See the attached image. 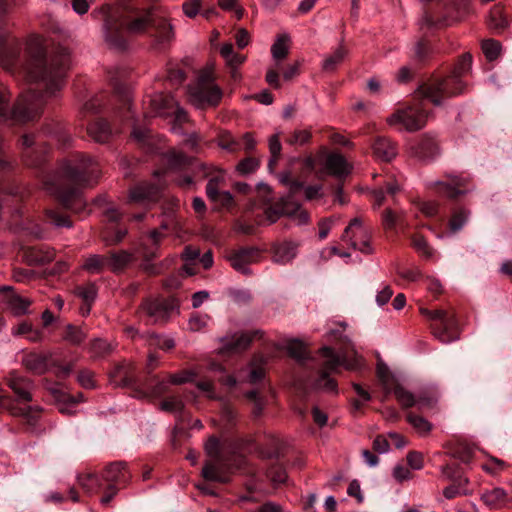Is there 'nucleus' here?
Here are the masks:
<instances>
[{"mask_svg": "<svg viewBox=\"0 0 512 512\" xmlns=\"http://www.w3.org/2000/svg\"><path fill=\"white\" fill-rule=\"evenodd\" d=\"M98 163L83 154H77L65 160L57 173L46 180L45 189L55 195L62 205L80 214L84 211L86 203L79 193V187L91 185L99 178Z\"/></svg>", "mask_w": 512, "mask_h": 512, "instance_id": "obj_1", "label": "nucleus"}, {"mask_svg": "<svg viewBox=\"0 0 512 512\" xmlns=\"http://www.w3.org/2000/svg\"><path fill=\"white\" fill-rule=\"evenodd\" d=\"M69 64L70 56L66 48H60L47 56L44 39L32 35L27 40L26 58L19 69V74L29 82H43L46 93L54 95L65 84Z\"/></svg>", "mask_w": 512, "mask_h": 512, "instance_id": "obj_2", "label": "nucleus"}, {"mask_svg": "<svg viewBox=\"0 0 512 512\" xmlns=\"http://www.w3.org/2000/svg\"><path fill=\"white\" fill-rule=\"evenodd\" d=\"M102 11L105 15L106 41L115 47H122L121 33L124 29L131 34L142 33L150 26L153 19L152 6H140L133 2L117 7L106 6Z\"/></svg>", "mask_w": 512, "mask_h": 512, "instance_id": "obj_3", "label": "nucleus"}, {"mask_svg": "<svg viewBox=\"0 0 512 512\" xmlns=\"http://www.w3.org/2000/svg\"><path fill=\"white\" fill-rule=\"evenodd\" d=\"M471 64V55L464 54L449 77L432 80L420 85L415 91V99L428 100L435 106H439L446 98L461 94L465 89V83L461 77L468 73Z\"/></svg>", "mask_w": 512, "mask_h": 512, "instance_id": "obj_4", "label": "nucleus"}, {"mask_svg": "<svg viewBox=\"0 0 512 512\" xmlns=\"http://www.w3.org/2000/svg\"><path fill=\"white\" fill-rule=\"evenodd\" d=\"M9 100L10 92L4 86H0V122L29 121L39 113L42 105L41 95L34 92L22 95L13 107L10 106Z\"/></svg>", "mask_w": 512, "mask_h": 512, "instance_id": "obj_5", "label": "nucleus"}, {"mask_svg": "<svg viewBox=\"0 0 512 512\" xmlns=\"http://www.w3.org/2000/svg\"><path fill=\"white\" fill-rule=\"evenodd\" d=\"M320 354L324 362L323 371L313 384L316 390L337 392V384L335 380L329 377V373L337 371L339 366H344L348 370H358L363 367V359L358 355L353 359H348L345 354L338 355L329 347L321 348Z\"/></svg>", "mask_w": 512, "mask_h": 512, "instance_id": "obj_6", "label": "nucleus"}, {"mask_svg": "<svg viewBox=\"0 0 512 512\" xmlns=\"http://www.w3.org/2000/svg\"><path fill=\"white\" fill-rule=\"evenodd\" d=\"M188 100L196 108L217 106L223 96L222 89L216 84L211 70L200 72L196 81L187 88Z\"/></svg>", "mask_w": 512, "mask_h": 512, "instance_id": "obj_7", "label": "nucleus"}, {"mask_svg": "<svg viewBox=\"0 0 512 512\" xmlns=\"http://www.w3.org/2000/svg\"><path fill=\"white\" fill-rule=\"evenodd\" d=\"M173 208L167 212L166 219L162 221L159 229L151 230L141 242V255L143 257L142 268L145 272L156 275L161 272V267L151 263V261L158 256V248L166 236L165 231L170 230L172 227L176 228V222L173 215Z\"/></svg>", "mask_w": 512, "mask_h": 512, "instance_id": "obj_8", "label": "nucleus"}, {"mask_svg": "<svg viewBox=\"0 0 512 512\" xmlns=\"http://www.w3.org/2000/svg\"><path fill=\"white\" fill-rule=\"evenodd\" d=\"M429 113L422 104L409 106L392 114L387 122L389 125H401L403 129L413 132L423 128L428 120Z\"/></svg>", "mask_w": 512, "mask_h": 512, "instance_id": "obj_9", "label": "nucleus"}, {"mask_svg": "<svg viewBox=\"0 0 512 512\" xmlns=\"http://www.w3.org/2000/svg\"><path fill=\"white\" fill-rule=\"evenodd\" d=\"M177 302L174 298H148L140 311L146 315L150 323L158 324L166 322L177 310Z\"/></svg>", "mask_w": 512, "mask_h": 512, "instance_id": "obj_10", "label": "nucleus"}, {"mask_svg": "<svg viewBox=\"0 0 512 512\" xmlns=\"http://www.w3.org/2000/svg\"><path fill=\"white\" fill-rule=\"evenodd\" d=\"M342 240L349 243L354 250H358L365 254H370L372 252L369 231L364 227L359 218L351 220L344 230Z\"/></svg>", "mask_w": 512, "mask_h": 512, "instance_id": "obj_11", "label": "nucleus"}, {"mask_svg": "<svg viewBox=\"0 0 512 512\" xmlns=\"http://www.w3.org/2000/svg\"><path fill=\"white\" fill-rule=\"evenodd\" d=\"M231 469L232 464L226 457L210 459L202 468V476L207 481L226 483Z\"/></svg>", "mask_w": 512, "mask_h": 512, "instance_id": "obj_12", "label": "nucleus"}, {"mask_svg": "<svg viewBox=\"0 0 512 512\" xmlns=\"http://www.w3.org/2000/svg\"><path fill=\"white\" fill-rule=\"evenodd\" d=\"M6 383L16 396V399H13L15 405H17L18 402L27 403L33 400L31 392L34 388V384L29 378L16 372H11L6 377Z\"/></svg>", "mask_w": 512, "mask_h": 512, "instance_id": "obj_13", "label": "nucleus"}, {"mask_svg": "<svg viewBox=\"0 0 512 512\" xmlns=\"http://www.w3.org/2000/svg\"><path fill=\"white\" fill-rule=\"evenodd\" d=\"M149 104L151 108V113L154 115L167 116L171 113V111L174 108H177V120L184 121L186 119L185 111L177 107L174 98L170 95L163 93H155L150 97Z\"/></svg>", "mask_w": 512, "mask_h": 512, "instance_id": "obj_14", "label": "nucleus"}, {"mask_svg": "<svg viewBox=\"0 0 512 512\" xmlns=\"http://www.w3.org/2000/svg\"><path fill=\"white\" fill-rule=\"evenodd\" d=\"M350 165L339 153H330L326 156L323 169L317 171V177L323 178L324 172L335 177H343L350 173Z\"/></svg>", "mask_w": 512, "mask_h": 512, "instance_id": "obj_15", "label": "nucleus"}, {"mask_svg": "<svg viewBox=\"0 0 512 512\" xmlns=\"http://www.w3.org/2000/svg\"><path fill=\"white\" fill-rule=\"evenodd\" d=\"M160 195V188L149 183H140L129 191V202L148 205L156 202Z\"/></svg>", "mask_w": 512, "mask_h": 512, "instance_id": "obj_16", "label": "nucleus"}, {"mask_svg": "<svg viewBox=\"0 0 512 512\" xmlns=\"http://www.w3.org/2000/svg\"><path fill=\"white\" fill-rule=\"evenodd\" d=\"M450 181H437L433 185L439 187V191L449 198H456L470 191L465 189L470 182L468 176L449 175Z\"/></svg>", "mask_w": 512, "mask_h": 512, "instance_id": "obj_17", "label": "nucleus"}, {"mask_svg": "<svg viewBox=\"0 0 512 512\" xmlns=\"http://www.w3.org/2000/svg\"><path fill=\"white\" fill-rule=\"evenodd\" d=\"M0 294H4V302L7 308L15 316H21L28 313L32 301L16 294L11 286L0 287Z\"/></svg>", "mask_w": 512, "mask_h": 512, "instance_id": "obj_18", "label": "nucleus"}, {"mask_svg": "<svg viewBox=\"0 0 512 512\" xmlns=\"http://www.w3.org/2000/svg\"><path fill=\"white\" fill-rule=\"evenodd\" d=\"M259 257V251L255 248H244L233 252L228 256L231 266L238 272L249 274V265L256 262Z\"/></svg>", "mask_w": 512, "mask_h": 512, "instance_id": "obj_19", "label": "nucleus"}, {"mask_svg": "<svg viewBox=\"0 0 512 512\" xmlns=\"http://www.w3.org/2000/svg\"><path fill=\"white\" fill-rule=\"evenodd\" d=\"M259 330L252 333H239L232 336H226L221 339L222 346L219 349L220 353H237L246 349L253 337L260 334Z\"/></svg>", "mask_w": 512, "mask_h": 512, "instance_id": "obj_20", "label": "nucleus"}, {"mask_svg": "<svg viewBox=\"0 0 512 512\" xmlns=\"http://www.w3.org/2000/svg\"><path fill=\"white\" fill-rule=\"evenodd\" d=\"M55 257V252L47 246L27 247L23 250L22 258L32 266L44 265L51 262Z\"/></svg>", "mask_w": 512, "mask_h": 512, "instance_id": "obj_21", "label": "nucleus"}, {"mask_svg": "<svg viewBox=\"0 0 512 512\" xmlns=\"http://www.w3.org/2000/svg\"><path fill=\"white\" fill-rule=\"evenodd\" d=\"M0 65L9 72H15V63L20 53V47L15 39L7 41L6 46L0 39Z\"/></svg>", "mask_w": 512, "mask_h": 512, "instance_id": "obj_22", "label": "nucleus"}, {"mask_svg": "<svg viewBox=\"0 0 512 512\" xmlns=\"http://www.w3.org/2000/svg\"><path fill=\"white\" fill-rule=\"evenodd\" d=\"M411 153L421 160H432L439 153L437 142L431 137H423L410 147Z\"/></svg>", "mask_w": 512, "mask_h": 512, "instance_id": "obj_23", "label": "nucleus"}, {"mask_svg": "<svg viewBox=\"0 0 512 512\" xmlns=\"http://www.w3.org/2000/svg\"><path fill=\"white\" fill-rule=\"evenodd\" d=\"M130 474L122 462H115L108 465L102 475V479L109 485H124L128 482Z\"/></svg>", "mask_w": 512, "mask_h": 512, "instance_id": "obj_24", "label": "nucleus"}, {"mask_svg": "<svg viewBox=\"0 0 512 512\" xmlns=\"http://www.w3.org/2000/svg\"><path fill=\"white\" fill-rule=\"evenodd\" d=\"M374 156L384 162H389L397 155L396 145L385 136H378L372 144Z\"/></svg>", "mask_w": 512, "mask_h": 512, "instance_id": "obj_25", "label": "nucleus"}, {"mask_svg": "<svg viewBox=\"0 0 512 512\" xmlns=\"http://www.w3.org/2000/svg\"><path fill=\"white\" fill-rule=\"evenodd\" d=\"M483 503L491 509H502L509 506L512 501V496L509 497L508 493L500 487L493 488L485 491L481 495Z\"/></svg>", "mask_w": 512, "mask_h": 512, "instance_id": "obj_26", "label": "nucleus"}, {"mask_svg": "<svg viewBox=\"0 0 512 512\" xmlns=\"http://www.w3.org/2000/svg\"><path fill=\"white\" fill-rule=\"evenodd\" d=\"M298 244L294 241H283L273 246L274 261L279 264L291 262L297 255Z\"/></svg>", "mask_w": 512, "mask_h": 512, "instance_id": "obj_27", "label": "nucleus"}, {"mask_svg": "<svg viewBox=\"0 0 512 512\" xmlns=\"http://www.w3.org/2000/svg\"><path fill=\"white\" fill-rule=\"evenodd\" d=\"M48 360L47 354L32 352L23 357L22 364L30 372L41 375L48 370Z\"/></svg>", "mask_w": 512, "mask_h": 512, "instance_id": "obj_28", "label": "nucleus"}, {"mask_svg": "<svg viewBox=\"0 0 512 512\" xmlns=\"http://www.w3.org/2000/svg\"><path fill=\"white\" fill-rule=\"evenodd\" d=\"M107 269L117 273L124 270L134 259V254L127 250L113 251L106 255Z\"/></svg>", "mask_w": 512, "mask_h": 512, "instance_id": "obj_29", "label": "nucleus"}, {"mask_svg": "<svg viewBox=\"0 0 512 512\" xmlns=\"http://www.w3.org/2000/svg\"><path fill=\"white\" fill-rule=\"evenodd\" d=\"M88 135L99 143H104L110 138L112 131L105 120L98 119L90 123L87 127Z\"/></svg>", "mask_w": 512, "mask_h": 512, "instance_id": "obj_30", "label": "nucleus"}, {"mask_svg": "<svg viewBox=\"0 0 512 512\" xmlns=\"http://www.w3.org/2000/svg\"><path fill=\"white\" fill-rule=\"evenodd\" d=\"M443 331L438 335L442 342H450L457 339L458 322L454 313L448 312L441 321Z\"/></svg>", "mask_w": 512, "mask_h": 512, "instance_id": "obj_31", "label": "nucleus"}, {"mask_svg": "<svg viewBox=\"0 0 512 512\" xmlns=\"http://www.w3.org/2000/svg\"><path fill=\"white\" fill-rule=\"evenodd\" d=\"M11 333L13 336H24L30 342H40L43 339V332L27 321L13 327Z\"/></svg>", "mask_w": 512, "mask_h": 512, "instance_id": "obj_32", "label": "nucleus"}, {"mask_svg": "<svg viewBox=\"0 0 512 512\" xmlns=\"http://www.w3.org/2000/svg\"><path fill=\"white\" fill-rule=\"evenodd\" d=\"M82 269L90 274H100L107 269L106 255L92 254L85 258Z\"/></svg>", "mask_w": 512, "mask_h": 512, "instance_id": "obj_33", "label": "nucleus"}, {"mask_svg": "<svg viewBox=\"0 0 512 512\" xmlns=\"http://www.w3.org/2000/svg\"><path fill=\"white\" fill-rule=\"evenodd\" d=\"M78 483L88 494L97 493L102 487L101 478L94 473H82L78 476Z\"/></svg>", "mask_w": 512, "mask_h": 512, "instance_id": "obj_34", "label": "nucleus"}, {"mask_svg": "<svg viewBox=\"0 0 512 512\" xmlns=\"http://www.w3.org/2000/svg\"><path fill=\"white\" fill-rule=\"evenodd\" d=\"M471 216V211L466 208H457L452 212L449 228L451 232L456 233L460 231L468 222Z\"/></svg>", "mask_w": 512, "mask_h": 512, "instance_id": "obj_35", "label": "nucleus"}, {"mask_svg": "<svg viewBox=\"0 0 512 512\" xmlns=\"http://www.w3.org/2000/svg\"><path fill=\"white\" fill-rule=\"evenodd\" d=\"M348 51L344 46H339L331 55L324 58L322 68L326 72H332L336 67L343 62L347 56Z\"/></svg>", "mask_w": 512, "mask_h": 512, "instance_id": "obj_36", "label": "nucleus"}, {"mask_svg": "<svg viewBox=\"0 0 512 512\" xmlns=\"http://www.w3.org/2000/svg\"><path fill=\"white\" fill-rule=\"evenodd\" d=\"M265 360L263 357H255L248 367V376L247 381L251 384H256L264 378L265 369H264Z\"/></svg>", "mask_w": 512, "mask_h": 512, "instance_id": "obj_37", "label": "nucleus"}, {"mask_svg": "<svg viewBox=\"0 0 512 512\" xmlns=\"http://www.w3.org/2000/svg\"><path fill=\"white\" fill-rule=\"evenodd\" d=\"M407 421L421 436H426L432 430V424L422 416L409 413L407 415Z\"/></svg>", "mask_w": 512, "mask_h": 512, "instance_id": "obj_38", "label": "nucleus"}, {"mask_svg": "<svg viewBox=\"0 0 512 512\" xmlns=\"http://www.w3.org/2000/svg\"><path fill=\"white\" fill-rule=\"evenodd\" d=\"M393 393L398 402L404 408L415 406L417 403V398L415 397V395L400 384H397L393 388Z\"/></svg>", "mask_w": 512, "mask_h": 512, "instance_id": "obj_39", "label": "nucleus"}, {"mask_svg": "<svg viewBox=\"0 0 512 512\" xmlns=\"http://www.w3.org/2000/svg\"><path fill=\"white\" fill-rule=\"evenodd\" d=\"M224 182V174L219 173L208 180L206 185V195L210 201H214L218 197L222 183Z\"/></svg>", "mask_w": 512, "mask_h": 512, "instance_id": "obj_40", "label": "nucleus"}, {"mask_svg": "<svg viewBox=\"0 0 512 512\" xmlns=\"http://www.w3.org/2000/svg\"><path fill=\"white\" fill-rule=\"evenodd\" d=\"M312 133L309 129H296L286 139V143L291 146H303L311 140Z\"/></svg>", "mask_w": 512, "mask_h": 512, "instance_id": "obj_41", "label": "nucleus"}, {"mask_svg": "<svg viewBox=\"0 0 512 512\" xmlns=\"http://www.w3.org/2000/svg\"><path fill=\"white\" fill-rule=\"evenodd\" d=\"M184 408V402L178 395H171L160 403V409L171 413H180Z\"/></svg>", "mask_w": 512, "mask_h": 512, "instance_id": "obj_42", "label": "nucleus"}, {"mask_svg": "<svg viewBox=\"0 0 512 512\" xmlns=\"http://www.w3.org/2000/svg\"><path fill=\"white\" fill-rule=\"evenodd\" d=\"M412 246L422 257L426 259L433 258L434 250L422 236L413 237Z\"/></svg>", "mask_w": 512, "mask_h": 512, "instance_id": "obj_43", "label": "nucleus"}, {"mask_svg": "<svg viewBox=\"0 0 512 512\" xmlns=\"http://www.w3.org/2000/svg\"><path fill=\"white\" fill-rule=\"evenodd\" d=\"M289 38L286 35L279 36L275 43L271 47V53L274 59L282 60L288 54V42Z\"/></svg>", "mask_w": 512, "mask_h": 512, "instance_id": "obj_44", "label": "nucleus"}, {"mask_svg": "<svg viewBox=\"0 0 512 512\" xmlns=\"http://www.w3.org/2000/svg\"><path fill=\"white\" fill-rule=\"evenodd\" d=\"M64 339L72 345H79L86 339V333L79 327L67 325Z\"/></svg>", "mask_w": 512, "mask_h": 512, "instance_id": "obj_45", "label": "nucleus"}, {"mask_svg": "<svg viewBox=\"0 0 512 512\" xmlns=\"http://www.w3.org/2000/svg\"><path fill=\"white\" fill-rule=\"evenodd\" d=\"M482 50L487 60L493 61L500 55L501 44L496 40L488 39L483 41Z\"/></svg>", "mask_w": 512, "mask_h": 512, "instance_id": "obj_46", "label": "nucleus"}, {"mask_svg": "<svg viewBox=\"0 0 512 512\" xmlns=\"http://www.w3.org/2000/svg\"><path fill=\"white\" fill-rule=\"evenodd\" d=\"M489 25L491 26V28L499 30V31L503 30L504 28L507 27L508 21L503 16L502 10L500 8L494 7L491 10L490 16H489Z\"/></svg>", "mask_w": 512, "mask_h": 512, "instance_id": "obj_47", "label": "nucleus"}, {"mask_svg": "<svg viewBox=\"0 0 512 512\" xmlns=\"http://www.w3.org/2000/svg\"><path fill=\"white\" fill-rule=\"evenodd\" d=\"M205 452L210 457V459L225 457L220 441L214 436L207 440L205 444Z\"/></svg>", "mask_w": 512, "mask_h": 512, "instance_id": "obj_48", "label": "nucleus"}, {"mask_svg": "<svg viewBox=\"0 0 512 512\" xmlns=\"http://www.w3.org/2000/svg\"><path fill=\"white\" fill-rule=\"evenodd\" d=\"M260 165V161L254 157H247L239 162L236 170L241 175H247L255 172Z\"/></svg>", "mask_w": 512, "mask_h": 512, "instance_id": "obj_49", "label": "nucleus"}, {"mask_svg": "<svg viewBox=\"0 0 512 512\" xmlns=\"http://www.w3.org/2000/svg\"><path fill=\"white\" fill-rule=\"evenodd\" d=\"M288 353L297 360H303L307 354L305 345L299 340H291L287 343Z\"/></svg>", "mask_w": 512, "mask_h": 512, "instance_id": "obj_50", "label": "nucleus"}, {"mask_svg": "<svg viewBox=\"0 0 512 512\" xmlns=\"http://www.w3.org/2000/svg\"><path fill=\"white\" fill-rule=\"evenodd\" d=\"M288 217L297 225H305L309 222V214L300 205H293V210H288Z\"/></svg>", "mask_w": 512, "mask_h": 512, "instance_id": "obj_51", "label": "nucleus"}, {"mask_svg": "<svg viewBox=\"0 0 512 512\" xmlns=\"http://www.w3.org/2000/svg\"><path fill=\"white\" fill-rule=\"evenodd\" d=\"M170 379L168 380H159L151 389L149 393L146 392H139L138 397L146 398L149 396L159 397L162 394L168 392L169 385H170Z\"/></svg>", "mask_w": 512, "mask_h": 512, "instance_id": "obj_52", "label": "nucleus"}, {"mask_svg": "<svg viewBox=\"0 0 512 512\" xmlns=\"http://www.w3.org/2000/svg\"><path fill=\"white\" fill-rule=\"evenodd\" d=\"M157 37L161 42H167L173 37L172 25L165 19L160 20L156 26Z\"/></svg>", "mask_w": 512, "mask_h": 512, "instance_id": "obj_53", "label": "nucleus"}, {"mask_svg": "<svg viewBox=\"0 0 512 512\" xmlns=\"http://www.w3.org/2000/svg\"><path fill=\"white\" fill-rule=\"evenodd\" d=\"M197 376V373L193 370H184L179 373L170 374L169 379L170 383L173 385H180L187 382H191L195 377Z\"/></svg>", "mask_w": 512, "mask_h": 512, "instance_id": "obj_54", "label": "nucleus"}, {"mask_svg": "<svg viewBox=\"0 0 512 512\" xmlns=\"http://www.w3.org/2000/svg\"><path fill=\"white\" fill-rule=\"evenodd\" d=\"M76 293L81 297L86 304H91L97 295V290L94 284H88L76 289Z\"/></svg>", "mask_w": 512, "mask_h": 512, "instance_id": "obj_55", "label": "nucleus"}, {"mask_svg": "<svg viewBox=\"0 0 512 512\" xmlns=\"http://www.w3.org/2000/svg\"><path fill=\"white\" fill-rule=\"evenodd\" d=\"M90 349L94 356L101 357V356H104V355L110 353L112 350V347L107 341H105L103 339H95L91 343Z\"/></svg>", "mask_w": 512, "mask_h": 512, "instance_id": "obj_56", "label": "nucleus"}, {"mask_svg": "<svg viewBox=\"0 0 512 512\" xmlns=\"http://www.w3.org/2000/svg\"><path fill=\"white\" fill-rule=\"evenodd\" d=\"M46 215L49 221L57 227L70 228L72 226V222L68 217L61 215L54 210H47Z\"/></svg>", "mask_w": 512, "mask_h": 512, "instance_id": "obj_57", "label": "nucleus"}, {"mask_svg": "<svg viewBox=\"0 0 512 512\" xmlns=\"http://www.w3.org/2000/svg\"><path fill=\"white\" fill-rule=\"evenodd\" d=\"M127 235L126 229H117L114 233L104 232L102 239L106 245L112 246L120 243Z\"/></svg>", "mask_w": 512, "mask_h": 512, "instance_id": "obj_58", "label": "nucleus"}, {"mask_svg": "<svg viewBox=\"0 0 512 512\" xmlns=\"http://www.w3.org/2000/svg\"><path fill=\"white\" fill-rule=\"evenodd\" d=\"M0 406L9 411L10 414H19L21 411L16 407L13 398L4 394V390L0 385Z\"/></svg>", "mask_w": 512, "mask_h": 512, "instance_id": "obj_59", "label": "nucleus"}, {"mask_svg": "<svg viewBox=\"0 0 512 512\" xmlns=\"http://www.w3.org/2000/svg\"><path fill=\"white\" fill-rule=\"evenodd\" d=\"M168 162L171 167H183L189 164L190 158L182 152L172 151L168 155Z\"/></svg>", "mask_w": 512, "mask_h": 512, "instance_id": "obj_60", "label": "nucleus"}, {"mask_svg": "<svg viewBox=\"0 0 512 512\" xmlns=\"http://www.w3.org/2000/svg\"><path fill=\"white\" fill-rule=\"evenodd\" d=\"M267 476L275 485L282 484L287 479V474L281 466H273L269 469Z\"/></svg>", "mask_w": 512, "mask_h": 512, "instance_id": "obj_61", "label": "nucleus"}, {"mask_svg": "<svg viewBox=\"0 0 512 512\" xmlns=\"http://www.w3.org/2000/svg\"><path fill=\"white\" fill-rule=\"evenodd\" d=\"M16 407L21 411L19 414H12L13 416H22L27 419L28 422L33 423L39 416L41 409L39 406H27L24 408Z\"/></svg>", "mask_w": 512, "mask_h": 512, "instance_id": "obj_62", "label": "nucleus"}, {"mask_svg": "<svg viewBox=\"0 0 512 512\" xmlns=\"http://www.w3.org/2000/svg\"><path fill=\"white\" fill-rule=\"evenodd\" d=\"M438 401V396L433 394H426L422 393L417 397V403L416 405L422 409V408H433Z\"/></svg>", "mask_w": 512, "mask_h": 512, "instance_id": "obj_63", "label": "nucleus"}, {"mask_svg": "<svg viewBox=\"0 0 512 512\" xmlns=\"http://www.w3.org/2000/svg\"><path fill=\"white\" fill-rule=\"evenodd\" d=\"M377 376L381 381L384 389L387 391L390 390L391 385V375L388 367L384 363H378L377 365Z\"/></svg>", "mask_w": 512, "mask_h": 512, "instance_id": "obj_64", "label": "nucleus"}]
</instances>
